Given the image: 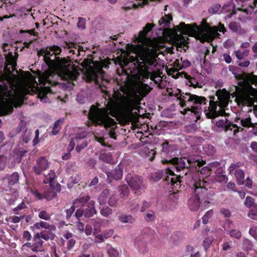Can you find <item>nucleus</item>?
I'll return each instance as SVG.
<instances>
[{"mask_svg": "<svg viewBox=\"0 0 257 257\" xmlns=\"http://www.w3.org/2000/svg\"><path fill=\"white\" fill-rule=\"evenodd\" d=\"M167 7L164 9V16L162 17V44L168 42L175 45L177 49L183 48L186 51L189 47L187 42L188 39L178 33L191 36L197 33L198 27L196 24L195 27H193L190 24L186 25L184 22H181L173 29L170 28L173 18L171 14L168 12Z\"/></svg>", "mask_w": 257, "mask_h": 257, "instance_id": "nucleus-1", "label": "nucleus"}, {"mask_svg": "<svg viewBox=\"0 0 257 257\" xmlns=\"http://www.w3.org/2000/svg\"><path fill=\"white\" fill-rule=\"evenodd\" d=\"M160 53L155 50L148 48L137 54V60L134 63V66L130 69V74L128 77L134 81H141L149 66L157 64V58Z\"/></svg>", "mask_w": 257, "mask_h": 257, "instance_id": "nucleus-2", "label": "nucleus"}, {"mask_svg": "<svg viewBox=\"0 0 257 257\" xmlns=\"http://www.w3.org/2000/svg\"><path fill=\"white\" fill-rule=\"evenodd\" d=\"M88 117L95 125L103 126L105 129H111L109 135L111 138L116 140L114 128L117 124L113 118L110 117L107 111L104 108H98L94 105H92L89 109Z\"/></svg>", "mask_w": 257, "mask_h": 257, "instance_id": "nucleus-3", "label": "nucleus"}, {"mask_svg": "<svg viewBox=\"0 0 257 257\" xmlns=\"http://www.w3.org/2000/svg\"><path fill=\"white\" fill-rule=\"evenodd\" d=\"M130 84H125L119 87V90L126 96L122 95L117 104L118 109L121 113L132 114V111L137 105L135 99L139 97L140 89Z\"/></svg>", "mask_w": 257, "mask_h": 257, "instance_id": "nucleus-4", "label": "nucleus"}, {"mask_svg": "<svg viewBox=\"0 0 257 257\" xmlns=\"http://www.w3.org/2000/svg\"><path fill=\"white\" fill-rule=\"evenodd\" d=\"M164 76H162V81H163ZM163 83H162V95L166 96L169 95V96H175L177 98L179 97L178 95L180 94V96H181L182 98V100L184 99L185 100L187 99V97L186 96H189L187 101L191 102L193 103V106H191V108H187L185 110L187 111H189L194 112L197 115V119H199L200 117L199 115L201 111V105L202 104H206L207 101L206 98L203 96H199L198 95L191 94L190 93H185L183 92L182 93V91L180 89H177L176 91L177 92H175L174 94L173 93V91H172V89L169 88H166L162 87Z\"/></svg>", "mask_w": 257, "mask_h": 257, "instance_id": "nucleus-5", "label": "nucleus"}, {"mask_svg": "<svg viewBox=\"0 0 257 257\" xmlns=\"http://www.w3.org/2000/svg\"><path fill=\"white\" fill-rule=\"evenodd\" d=\"M36 74L38 76L40 84H42V86H37L36 87V93L38 94L41 100H42L47 97L48 93H53L50 86L57 85V82L53 80L55 75L51 70H47L43 73L40 70H37Z\"/></svg>", "mask_w": 257, "mask_h": 257, "instance_id": "nucleus-6", "label": "nucleus"}, {"mask_svg": "<svg viewBox=\"0 0 257 257\" xmlns=\"http://www.w3.org/2000/svg\"><path fill=\"white\" fill-rule=\"evenodd\" d=\"M14 101L7 85H0V116L10 114L14 110Z\"/></svg>", "mask_w": 257, "mask_h": 257, "instance_id": "nucleus-7", "label": "nucleus"}, {"mask_svg": "<svg viewBox=\"0 0 257 257\" xmlns=\"http://www.w3.org/2000/svg\"><path fill=\"white\" fill-rule=\"evenodd\" d=\"M57 68L62 78L66 80H75L78 75V73L74 66L68 63L65 58H58Z\"/></svg>", "mask_w": 257, "mask_h": 257, "instance_id": "nucleus-8", "label": "nucleus"}, {"mask_svg": "<svg viewBox=\"0 0 257 257\" xmlns=\"http://www.w3.org/2000/svg\"><path fill=\"white\" fill-rule=\"evenodd\" d=\"M125 180L132 189L136 190L140 195L146 188L147 185L143 178L136 174L128 173L125 177Z\"/></svg>", "mask_w": 257, "mask_h": 257, "instance_id": "nucleus-9", "label": "nucleus"}, {"mask_svg": "<svg viewBox=\"0 0 257 257\" xmlns=\"http://www.w3.org/2000/svg\"><path fill=\"white\" fill-rule=\"evenodd\" d=\"M96 213L95 201L91 200L88 202L87 205L85 207L77 209L74 215L77 220H79V218L83 216L85 218H89L93 217Z\"/></svg>", "mask_w": 257, "mask_h": 257, "instance_id": "nucleus-10", "label": "nucleus"}, {"mask_svg": "<svg viewBox=\"0 0 257 257\" xmlns=\"http://www.w3.org/2000/svg\"><path fill=\"white\" fill-rule=\"evenodd\" d=\"M155 24L153 23H147L143 30L140 32L137 39L138 42L144 46L152 47L154 39H152L151 37H148V33L152 30Z\"/></svg>", "mask_w": 257, "mask_h": 257, "instance_id": "nucleus-11", "label": "nucleus"}, {"mask_svg": "<svg viewBox=\"0 0 257 257\" xmlns=\"http://www.w3.org/2000/svg\"><path fill=\"white\" fill-rule=\"evenodd\" d=\"M105 74L102 67L98 65L94 67H90L86 72V81L88 82L94 81L95 83L98 82V79L103 77Z\"/></svg>", "mask_w": 257, "mask_h": 257, "instance_id": "nucleus-12", "label": "nucleus"}, {"mask_svg": "<svg viewBox=\"0 0 257 257\" xmlns=\"http://www.w3.org/2000/svg\"><path fill=\"white\" fill-rule=\"evenodd\" d=\"M206 195L207 190L202 187H197L195 190V195L190 197L188 200V207L192 211H197L200 206L201 195L199 193Z\"/></svg>", "mask_w": 257, "mask_h": 257, "instance_id": "nucleus-13", "label": "nucleus"}, {"mask_svg": "<svg viewBox=\"0 0 257 257\" xmlns=\"http://www.w3.org/2000/svg\"><path fill=\"white\" fill-rule=\"evenodd\" d=\"M60 190L61 186L57 183L54 186L49 187L43 194L39 193L37 190H35L34 194L40 200L45 198L47 200H51L56 197L57 193L60 192Z\"/></svg>", "mask_w": 257, "mask_h": 257, "instance_id": "nucleus-14", "label": "nucleus"}, {"mask_svg": "<svg viewBox=\"0 0 257 257\" xmlns=\"http://www.w3.org/2000/svg\"><path fill=\"white\" fill-rule=\"evenodd\" d=\"M16 50V49L15 55H13L12 52H9L8 54L6 53L5 54L6 59L5 69L6 71H10L11 68H12V71L16 70L17 59L19 56L18 52Z\"/></svg>", "mask_w": 257, "mask_h": 257, "instance_id": "nucleus-15", "label": "nucleus"}, {"mask_svg": "<svg viewBox=\"0 0 257 257\" xmlns=\"http://www.w3.org/2000/svg\"><path fill=\"white\" fill-rule=\"evenodd\" d=\"M165 175L162 174V179L166 184H171V186L174 185L178 182H180V175L176 176L174 172L170 169L167 168L165 170Z\"/></svg>", "mask_w": 257, "mask_h": 257, "instance_id": "nucleus-16", "label": "nucleus"}, {"mask_svg": "<svg viewBox=\"0 0 257 257\" xmlns=\"http://www.w3.org/2000/svg\"><path fill=\"white\" fill-rule=\"evenodd\" d=\"M210 98L211 99L209 101V106L208 107L209 110L206 113V115L207 118L214 119L219 115H223L225 114V112L224 110H222L220 112L216 110L217 101L215 102L214 101L215 97L211 96Z\"/></svg>", "mask_w": 257, "mask_h": 257, "instance_id": "nucleus-17", "label": "nucleus"}, {"mask_svg": "<svg viewBox=\"0 0 257 257\" xmlns=\"http://www.w3.org/2000/svg\"><path fill=\"white\" fill-rule=\"evenodd\" d=\"M49 167V163L45 157H41L37 160L33 167V170L37 175L41 174Z\"/></svg>", "mask_w": 257, "mask_h": 257, "instance_id": "nucleus-18", "label": "nucleus"}, {"mask_svg": "<svg viewBox=\"0 0 257 257\" xmlns=\"http://www.w3.org/2000/svg\"><path fill=\"white\" fill-rule=\"evenodd\" d=\"M162 163L164 164H171L173 166L176 165V168L178 171L185 168H188V166H186L185 162L182 158H174L169 160L167 159L162 160Z\"/></svg>", "mask_w": 257, "mask_h": 257, "instance_id": "nucleus-19", "label": "nucleus"}, {"mask_svg": "<svg viewBox=\"0 0 257 257\" xmlns=\"http://www.w3.org/2000/svg\"><path fill=\"white\" fill-rule=\"evenodd\" d=\"M165 68L166 71L167 72L168 74L171 75L172 72L174 73L176 72L177 75H181L182 77H184L189 80V83L191 85L193 86L194 88L196 87V85L194 84V83L196 82V80L194 78L191 77L190 75H188L187 73L185 72H182L179 73L177 70H175L174 68H172L168 70L167 67L165 66L164 64H162V69Z\"/></svg>", "mask_w": 257, "mask_h": 257, "instance_id": "nucleus-20", "label": "nucleus"}, {"mask_svg": "<svg viewBox=\"0 0 257 257\" xmlns=\"http://www.w3.org/2000/svg\"><path fill=\"white\" fill-rule=\"evenodd\" d=\"M108 179H113L115 180H118L121 179L123 175L122 168L120 164L118 165L115 168L111 171H107L105 172Z\"/></svg>", "mask_w": 257, "mask_h": 257, "instance_id": "nucleus-21", "label": "nucleus"}, {"mask_svg": "<svg viewBox=\"0 0 257 257\" xmlns=\"http://www.w3.org/2000/svg\"><path fill=\"white\" fill-rule=\"evenodd\" d=\"M91 201L90 197L87 195H80L78 198L75 200L74 204L76 207L81 206V208L85 207L87 205L89 201Z\"/></svg>", "mask_w": 257, "mask_h": 257, "instance_id": "nucleus-22", "label": "nucleus"}, {"mask_svg": "<svg viewBox=\"0 0 257 257\" xmlns=\"http://www.w3.org/2000/svg\"><path fill=\"white\" fill-rule=\"evenodd\" d=\"M229 29L233 32L239 35H243L245 34V31L242 29L239 23L232 22L229 24Z\"/></svg>", "mask_w": 257, "mask_h": 257, "instance_id": "nucleus-23", "label": "nucleus"}, {"mask_svg": "<svg viewBox=\"0 0 257 257\" xmlns=\"http://www.w3.org/2000/svg\"><path fill=\"white\" fill-rule=\"evenodd\" d=\"M66 45L69 52L72 54L79 55L80 49L82 48V46L73 42L66 43Z\"/></svg>", "mask_w": 257, "mask_h": 257, "instance_id": "nucleus-24", "label": "nucleus"}, {"mask_svg": "<svg viewBox=\"0 0 257 257\" xmlns=\"http://www.w3.org/2000/svg\"><path fill=\"white\" fill-rule=\"evenodd\" d=\"M38 239L42 238L45 240H53L54 239L55 235L50 230H45L42 231L40 233L36 235Z\"/></svg>", "mask_w": 257, "mask_h": 257, "instance_id": "nucleus-25", "label": "nucleus"}, {"mask_svg": "<svg viewBox=\"0 0 257 257\" xmlns=\"http://www.w3.org/2000/svg\"><path fill=\"white\" fill-rule=\"evenodd\" d=\"M238 120H240L241 125L245 127H257V123H252L251 121V118L250 117H248L245 119H240L239 118H237L236 119L235 121L237 122Z\"/></svg>", "mask_w": 257, "mask_h": 257, "instance_id": "nucleus-26", "label": "nucleus"}, {"mask_svg": "<svg viewBox=\"0 0 257 257\" xmlns=\"http://www.w3.org/2000/svg\"><path fill=\"white\" fill-rule=\"evenodd\" d=\"M118 191L119 192V195L120 197L122 198H127L128 196L130 190L126 185H122L119 186L118 187Z\"/></svg>", "mask_w": 257, "mask_h": 257, "instance_id": "nucleus-27", "label": "nucleus"}, {"mask_svg": "<svg viewBox=\"0 0 257 257\" xmlns=\"http://www.w3.org/2000/svg\"><path fill=\"white\" fill-rule=\"evenodd\" d=\"M234 175L239 185H242L244 183V173L242 170L237 169L235 170Z\"/></svg>", "mask_w": 257, "mask_h": 257, "instance_id": "nucleus-28", "label": "nucleus"}, {"mask_svg": "<svg viewBox=\"0 0 257 257\" xmlns=\"http://www.w3.org/2000/svg\"><path fill=\"white\" fill-rule=\"evenodd\" d=\"M119 220L122 223H133L135 219L131 215L122 214L118 216Z\"/></svg>", "mask_w": 257, "mask_h": 257, "instance_id": "nucleus-29", "label": "nucleus"}, {"mask_svg": "<svg viewBox=\"0 0 257 257\" xmlns=\"http://www.w3.org/2000/svg\"><path fill=\"white\" fill-rule=\"evenodd\" d=\"M243 80L246 83L249 85L250 84L257 83V76L251 74H245Z\"/></svg>", "mask_w": 257, "mask_h": 257, "instance_id": "nucleus-30", "label": "nucleus"}, {"mask_svg": "<svg viewBox=\"0 0 257 257\" xmlns=\"http://www.w3.org/2000/svg\"><path fill=\"white\" fill-rule=\"evenodd\" d=\"M8 184L9 186H13L17 183L19 180V175L17 172H14L8 178Z\"/></svg>", "mask_w": 257, "mask_h": 257, "instance_id": "nucleus-31", "label": "nucleus"}, {"mask_svg": "<svg viewBox=\"0 0 257 257\" xmlns=\"http://www.w3.org/2000/svg\"><path fill=\"white\" fill-rule=\"evenodd\" d=\"M181 61H182V64L179 63V60L176 59L174 62L175 65L177 66L179 69H182L184 68H187L191 65V63L189 61L187 60H182V58H181Z\"/></svg>", "mask_w": 257, "mask_h": 257, "instance_id": "nucleus-32", "label": "nucleus"}, {"mask_svg": "<svg viewBox=\"0 0 257 257\" xmlns=\"http://www.w3.org/2000/svg\"><path fill=\"white\" fill-rule=\"evenodd\" d=\"M174 150L173 146L170 145L169 142L165 141L162 144V151L168 154L171 152H172Z\"/></svg>", "mask_w": 257, "mask_h": 257, "instance_id": "nucleus-33", "label": "nucleus"}, {"mask_svg": "<svg viewBox=\"0 0 257 257\" xmlns=\"http://www.w3.org/2000/svg\"><path fill=\"white\" fill-rule=\"evenodd\" d=\"M235 10V6L233 5L231 3H229L224 5L221 9V13H226L231 11Z\"/></svg>", "mask_w": 257, "mask_h": 257, "instance_id": "nucleus-34", "label": "nucleus"}, {"mask_svg": "<svg viewBox=\"0 0 257 257\" xmlns=\"http://www.w3.org/2000/svg\"><path fill=\"white\" fill-rule=\"evenodd\" d=\"M38 239V241H36V242L34 243V244L32 245V250L34 252H38L39 251H40V248L42 247L43 244V241L42 240L40 239Z\"/></svg>", "mask_w": 257, "mask_h": 257, "instance_id": "nucleus-35", "label": "nucleus"}, {"mask_svg": "<svg viewBox=\"0 0 257 257\" xmlns=\"http://www.w3.org/2000/svg\"><path fill=\"white\" fill-rule=\"evenodd\" d=\"M80 218L79 220H78L77 222L71 221V223H69L70 225H73V224H75V227L77 230L79 231L80 232L82 233L84 231L85 225L84 224L81 222Z\"/></svg>", "mask_w": 257, "mask_h": 257, "instance_id": "nucleus-36", "label": "nucleus"}, {"mask_svg": "<svg viewBox=\"0 0 257 257\" xmlns=\"http://www.w3.org/2000/svg\"><path fill=\"white\" fill-rule=\"evenodd\" d=\"M61 121H62V120L58 119L57 120H56L55 122V123L54 124V126L52 128V131L51 132V133L53 135H56L59 133V131L61 130V127L60 126V123Z\"/></svg>", "mask_w": 257, "mask_h": 257, "instance_id": "nucleus-37", "label": "nucleus"}, {"mask_svg": "<svg viewBox=\"0 0 257 257\" xmlns=\"http://www.w3.org/2000/svg\"><path fill=\"white\" fill-rule=\"evenodd\" d=\"M99 159L107 163H110L112 160V158L109 154L102 153L100 155Z\"/></svg>", "mask_w": 257, "mask_h": 257, "instance_id": "nucleus-38", "label": "nucleus"}, {"mask_svg": "<svg viewBox=\"0 0 257 257\" xmlns=\"http://www.w3.org/2000/svg\"><path fill=\"white\" fill-rule=\"evenodd\" d=\"M75 210V207L74 205H72L70 208L66 210V218L67 220L69 222V223H71V221H73L72 220H70V219Z\"/></svg>", "mask_w": 257, "mask_h": 257, "instance_id": "nucleus-39", "label": "nucleus"}, {"mask_svg": "<svg viewBox=\"0 0 257 257\" xmlns=\"http://www.w3.org/2000/svg\"><path fill=\"white\" fill-rule=\"evenodd\" d=\"M107 252L110 257H117L118 255L117 250L111 246H107Z\"/></svg>", "mask_w": 257, "mask_h": 257, "instance_id": "nucleus-40", "label": "nucleus"}, {"mask_svg": "<svg viewBox=\"0 0 257 257\" xmlns=\"http://www.w3.org/2000/svg\"><path fill=\"white\" fill-rule=\"evenodd\" d=\"M34 226L36 229H39L41 228L50 229L51 227L49 223L42 221L35 223Z\"/></svg>", "mask_w": 257, "mask_h": 257, "instance_id": "nucleus-41", "label": "nucleus"}, {"mask_svg": "<svg viewBox=\"0 0 257 257\" xmlns=\"http://www.w3.org/2000/svg\"><path fill=\"white\" fill-rule=\"evenodd\" d=\"M171 238L175 242H177L181 241L183 239V235L180 232H176L172 234Z\"/></svg>", "mask_w": 257, "mask_h": 257, "instance_id": "nucleus-42", "label": "nucleus"}, {"mask_svg": "<svg viewBox=\"0 0 257 257\" xmlns=\"http://www.w3.org/2000/svg\"><path fill=\"white\" fill-rule=\"evenodd\" d=\"M112 213V210L108 206H104L100 210L101 214L105 217H107Z\"/></svg>", "mask_w": 257, "mask_h": 257, "instance_id": "nucleus-43", "label": "nucleus"}, {"mask_svg": "<svg viewBox=\"0 0 257 257\" xmlns=\"http://www.w3.org/2000/svg\"><path fill=\"white\" fill-rule=\"evenodd\" d=\"M226 121H227L226 119H225V120L220 119L216 122V125L217 127H220V128H223L225 127V131H227L229 129H230V126L225 125Z\"/></svg>", "mask_w": 257, "mask_h": 257, "instance_id": "nucleus-44", "label": "nucleus"}, {"mask_svg": "<svg viewBox=\"0 0 257 257\" xmlns=\"http://www.w3.org/2000/svg\"><path fill=\"white\" fill-rule=\"evenodd\" d=\"M221 6L218 4L212 5L208 9V12L211 14H215L220 9Z\"/></svg>", "mask_w": 257, "mask_h": 257, "instance_id": "nucleus-45", "label": "nucleus"}, {"mask_svg": "<svg viewBox=\"0 0 257 257\" xmlns=\"http://www.w3.org/2000/svg\"><path fill=\"white\" fill-rule=\"evenodd\" d=\"M241 99L243 101H244L245 103H246L249 106H251L253 104L254 99L248 95H245L242 96Z\"/></svg>", "mask_w": 257, "mask_h": 257, "instance_id": "nucleus-46", "label": "nucleus"}, {"mask_svg": "<svg viewBox=\"0 0 257 257\" xmlns=\"http://www.w3.org/2000/svg\"><path fill=\"white\" fill-rule=\"evenodd\" d=\"M8 158L6 156H0V171L4 170L7 165Z\"/></svg>", "mask_w": 257, "mask_h": 257, "instance_id": "nucleus-47", "label": "nucleus"}, {"mask_svg": "<svg viewBox=\"0 0 257 257\" xmlns=\"http://www.w3.org/2000/svg\"><path fill=\"white\" fill-rule=\"evenodd\" d=\"M38 216L40 218L49 220L50 219V215L45 210H42L39 213Z\"/></svg>", "mask_w": 257, "mask_h": 257, "instance_id": "nucleus-48", "label": "nucleus"}, {"mask_svg": "<svg viewBox=\"0 0 257 257\" xmlns=\"http://www.w3.org/2000/svg\"><path fill=\"white\" fill-rule=\"evenodd\" d=\"M231 237H233L236 239H239L241 236V233L240 231L237 229H231L229 232Z\"/></svg>", "mask_w": 257, "mask_h": 257, "instance_id": "nucleus-49", "label": "nucleus"}, {"mask_svg": "<svg viewBox=\"0 0 257 257\" xmlns=\"http://www.w3.org/2000/svg\"><path fill=\"white\" fill-rule=\"evenodd\" d=\"M227 91L223 89L222 90H218L216 92V95L217 96L218 99L220 100L226 97Z\"/></svg>", "mask_w": 257, "mask_h": 257, "instance_id": "nucleus-50", "label": "nucleus"}, {"mask_svg": "<svg viewBox=\"0 0 257 257\" xmlns=\"http://www.w3.org/2000/svg\"><path fill=\"white\" fill-rule=\"evenodd\" d=\"M235 56L238 60H242L243 58L248 55V51L243 50L242 52L237 51L235 52Z\"/></svg>", "mask_w": 257, "mask_h": 257, "instance_id": "nucleus-51", "label": "nucleus"}, {"mask_svg": "<svg viewBox=\"0 0 257 257\" xmlns=\"http://www.w3.org/2000/svg\"><path fill=\"white\" fill-rule=\"evenodd\" d=\"M213 211L210 210L207 211L202 217V221L204 224H207L208 222V219L212 215Z\"/></svg>", "mask_w": 257, "mask_h": 257, "instance_id": "nucleus-52", "label": "nucleus"}, {"mask_svg": "<svg viewBox=\"0 0 257 257\" xmlns=\"http://www.w3.org/2000/svg\"><path fill=\"white\" fill-rule=\"evenodd\" d=\"M254 199L249 196H247L245 200L244 205L247 207H251L254 204Z\"/></svg>", "mask_w": 257, "mask_h": 257, "instance_id": "nucleus-53", "label": "nucleus"}, {"mask_svg": "<svg viewBox=\"0 0 257 257\" xmlns=\"http://www.w3.org/2000/svg\"><path fill=\"white\" fill-rule=\"evenodd\" d=\"M254 7H255V6H249L246 9H243L242 8H238L237 9V10L239 11H243V12H245V13H246L247 14H251L254 10Z\"/></svg>", "mask_w": 257, "mask_h": 257, "instance_id": "nucleus-54", "label": "nucleus"}, {"mask_svg": "<svg viewBox=\"0 0 257 257\" xmlns=\"http://www.w3.org/2000/svg\"><path fill=\"white\" fill-rule=\"evenodd\" d=\"M76 244V240L74 238L70 239L67 242V248L68 250L72 249Z\"/></svg>", "mask_w": 257, "mask_h": 257, "instance_id": "nucleus-55", "label": "nucleus"}, {"mask_svg": "<svg viewBox=\"0 0 257 257\" xmlns=\"http://www.w3.org/2000/svg\"><path fill=\"white\" fill-rule=\"evenodd\" d=\"M243 245L247 249H250L253 246L252 242L248 239L243 240Z\"/></svg>", "mask_w": 257, "mask_h": 257, "instance_id": "nucleus-56", "label": "nucleus"}, {"mask_svg": "<svg viewBox=\"0 0 257 257\" xmlns=\"http://www.w3.org/2000/svg\"><path fill=\"white\" fill-rule=\"evenodd\" d=\"M28 33L30 34L31 35H33L34 36L38 37L39 35V34L38 32H36L35 29H31V30H21L20 33Z\"/></svg>", "mask_w": 257, "mask_h": 257, "instance_id": "nucleus-57", "label": "nucleus"}, {"mask_svg": "<svg viewBox=\"0 0 257 257\" xmlns=\"http://www.w3.org/2000/svg\"><path fill=\"white\" fill-rule=\"evenodd\" d=\"M73 150V147L68 149V152L63 155L62 159L63 160H68L71 158V152Z\"/></svg>", "mask_w": 257, "mask_h": 257, "instance_id": "nucleus-58", "label": "nucleus"}, {"mask_svg": "<svg viewBox=\"0 0 257 257\" xmlns=\"http://www.w3.org/2000/svg\"><path fill=\"white\" fill-rule=\"evenodd\" d=\"M114 233V230L112 229H109L105 230L103 232V236L105 238H108L111 237Z\"/></svg>", "mask_w": 257, "mask_h": 257, "instance_id": "nucleus-59", "label": "nucleus"}, {"mask_svg": "<svg viewBox=\"0 0 257 257\" xmlns=\"http://www.w3.org/2000/svg\"><path fill=\"white\" fill-rule=\"evenodd\" d=\"M151 205V203L150 202H147L146 201H144L143 202L142 206L140 208L141 212H144L146 209L149 208Z\"/></svg>", "mask_w": 257, "mask_h": 257, "instance_id": "nucleus-60", "label": "nucleus"}, {"mask_svg": "<svg viewBox=\"0 0 257 257\" xmlns=\"http://www.w3.org/2000/svg\"><path fill=\"white\" fill-rule=\"evenodd\" d=\"M28 153V151L25 150V151H22L19 153V156L18 158L17 162L18 163H20L22 162V161L23 160L24 157H25Z\"/></svg>", "mask_w": 257, "mask_h": 257, "instance_id": "nucleus-61", "label": "nucleus"}, {"mask_svg": "<svg viewBox=\"0 0 257 257\" xmlns=\"http://www.w3.org/2000/svg\"><path fill=\"white\" fill-rule=\"evenodd\" d=\"M249 234L254 238L257 239V227L252 226L249 229Z\"/></svg>", "mask_w": 257, "mask_h": 257, "instance_id": "nucleus-62", "label": "nucleus"}, {"mask_svg": "<svg viewBox=\"0 0 257 257\" xmlns=\"http://www.w3.org/2000/svg\"><path fill=\"white\" fill-rule=\"evenodd\" d=\"M151 178L155 182L159 181L161 179V174L158 173H152Z\"/></svg>", "mask_w": 257, "mask_h": 257, "instance_id": "nucleus-63", "label": "nucleus"}, {"mask_svg": "<svg viewBox=\"0 0 257 257\" xmlns=\"http://www.w3.org/2000/svg\"><path fill=\"white\" fill-rule=\"evenodd\" d=\"M145 219L147 221H151L153 220L154 218V213L152 211H150L148 212L146 216L145 217Z\"/></svg>", "mask_w": 257, "mask_h": 257, "instance_id": "nucleus-64", "label": "nucleus"}]
</instances>
